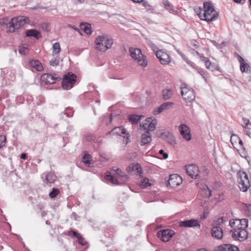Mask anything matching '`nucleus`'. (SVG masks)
I'll return each mask as SVG.
<instances>
[{
  "mask_svg": "<svg viewBox=\"0 0 251 251\" xmlns=\"http://www.w3.org/2000/svg\"><path fill=\"white\" fill-rule=\"evenodd\" d=\"M211 234L213 237L217 239H221L223 236V231L221 227L215 226L211 229Z\"/></svg>",
  "mask_w": 251,
  "mask_h": 251,
  "instance_id": "20",
  "label": "nucleus"
},
{
  "mask_svg": "<svg viewBox=\"0 0 251 251\" xmlns=\"http://www.w3.org/2000/svg\"><path fill=\"white\" fill-rule=\"evenodd\" d=\"M59 193L58 189L53 188L52 191L49 193V197L50 198H55Z\"/></svg>",
  "mask_w": 251,
  "mask_h": 251,
  "instance_id": "39",
  "label": "nucleus"
},
{
  "mask_svg": "<svg viewBox=\"0 0 251 251\" xmlns=\"http://www.w3.org/2000/svg\"><path fill=\"white\" fill-rule=\"evenodd\" d=\"M105 178L107 180H110L113 184L120 185L121 183L119 182L118 179H121L123 181H126L128 179V176L120 169L118 172L113 175H106Z\"/></svg>",
  "mask_w": 251,
  "mask_h": 251,
  "instance_id": "5",
  "label": "nucleus"
},
{
  "mask_svg": "<svg viewBox=\"0 0 251 251\" xmlns=\"http://www.w3.org/2000/svg\"><path fill=\"white\" fill-rule=\"evenodd\" d=\"M203 191L204 193L203 194L204 197L209 198L212 196L211 191L207 186H205V188H203Z\"/></svg>",
  "mask_w": 251,
  "mask_h": 251,
  "instance_id": "41",
  "label": "nucleus"
},
{
  "mask_svg": "<svg viewBox=\"0 0 251 251\" xmlns=\"http://www.w3.org/2000/svg\"><path fill=\"white\" fill-rule=\"evenodd\" d=\"M238 182L240 190L244 192L247 191L250 186L248 175L245 172L238 173Z\"/></svg>",
  "mask_w": 251,
  "mask_h": 251,
  "instance_id": "6",
  "label": "nucleus"
},
{
  "mask_svg": "<svg viewBox=\"0 0 251 251\" xmlns=\"http://www.w3.org/2000/svg\"><path fill=\"white\" fill-rule=\"evenodd\" d=\"M110 133L112 135H118L127 138L130 136L129 134L126 133V130L123 126H119L114 128Z\"/></svg>",
  "mask_w": 251,
  "mask_h": 251,
  "instance_id": "19",
  "label": "nucleus"
},
{
  "mask_svg": "<svg viewBox=\"0 0 251 251\" xmlns=\"http://www.w3.org/2000/svg\"><path fill=\"white\" fill-rule=\"evenodd\" d=\"M8 20L7 18H3L0 19V25H6L7 28V25H9Z\"/></svg>",
  "mask_w": 251,
  "mask_h": 251,
  "instance_id": "44",
  "label": "nucleus"
},
{
  "mask_svg": "<svg viewBox=\"0 0 251 251\" xmlns=\"http://www.w3.org/2000/svg\"><path fill=\"white\" fill-rule=\"evenodd\" d=\"M150 47H151L153 49H156V46L154 44H153L152 43H151L150 44Z\"/></svg>",
  "mask_w": 251,
  "mask_h": 251,
  "instance_id": "59",
  "label": "nucleus"
},
{
  "mask_svg": "<svg viewBox=\"0 0 251 251\" xmlns=\"http://www.w3.org/2000/svg\"><path fill=\"white\" fill-rule=\"evenodd\" d=\"M30 66L38 71H41L43 67L41 63L38 60H32L30 62Z\"/></svg>",
  "mask_w": 251,
  "mask_h": 251,
  "instance_id": "31",
  "label": "nucleus"
},
{
  "mask_svg": "<svg viewBox=\"0 0 251 251\" xmlns=\"http://www.w3.org/2000/svg\"><path fill=\"white\" fill-rule=\"evenodd\" d=\"M238 142L241 148L242 149H244L243 142L240 138H239Z\"/></svg>",
  "mask_w": 251,
  "mask_h": 251,
  "instance_id": "56",
  "label": "nucleus"
},
{
  "mask_svg": "<svg viewBox=\"0 0 251 251\" xmlns=\"http://www.w3.org/2000/svg\"><path fill=\"white\" fill-rule=\"evenodd\" d=\"M25 34L27 37H34L37 39L41 37L40 32L35 29L27 30L26 31Z\"/></svg>",
  "mask_w": 251,
  "mask_h": 251,
  "instance_id": "29",
  "label": "nucleus"
},
{
  "mask_svg": "<svg viewBox=\"0 0 251 251\" xmlns=\"http://www.w3.org/2000/svg\"><path fill=\"white\" fill-rule=\"evenodd\" d=\"M119 169H120L117 168V167H113L112 168V171L114 172H115V173H116L117 172H118Z\"/></svg>",
  "mask_w": 251,
  "mask_h": 251,
  "instance_id": "57",
  "label": "nucleus"
},
{
  "mask_svg": "<svg viewBox=\"0 0 251 251\" xmlns=\"http://www.w3.org/2000/svg\"><path fill=\"white\" fill-rule=\"evenodd\" d=\"M246 229L243 228L239 231L235 230L234 232H231V237L235 240L241 242L245 241L248 237V232Z\"/></svg>",
  "mask_w": 251,
  "mask_h": 251,
  "instance_id": "12",
  "label": "nucleus"
},
{
  "mask_svg": "<svg viewBox=\"0 0 251 251\" xmlns=\"http://www.w3.org/2000/svg\"><path fill=\"white\" fill-rule=\"evenodd\" d=\"M61 51V48L60 44L58 42H55L54 43L52 46V55L55 56V55H58V54Z\"/></svg>",
  "mask_w": 251,
  "mask_h": 251,
  "instance_id": "33",
  "label": "nucleus"
},
{
  "mask_svg": "<svg viewBox=\"0 0 251 251\" xmlns=\"http://www.w3.org/2000/svg\"><path fill=\"white\" fill-rule=\"evenodd\" d=\"M240 137L236 134H233L231 136L230 141L231 144L234 145V143H236L238 141Z\"/></svg>",
  "mask_w": 251,
  "mask_h": 251,
  "instance_id": "42",
  "label": "nucleus"
},
{
  "mask_svg": "<svg viewBox=\"0 0 251 251\" xmlns=\"http://www.w3.org/2000/svg\"><path fill=\"white\" fill-rule=\"evenodd\" d=\"M242 208L245 211L246 213L249 215H251V205L250 204L243 203Z\"/></svg>",
  "mask_w": 251,
  "mask_h": 251,
  "instance_id": "37",
  "label": "nucleus"
},
{
  "mask_svg": "<svg viewBox=\"0 0 251 251\" xmlns=\"http://www.w3.org/2000/svg\"><path fill=\"white\" fill-rule=\"evenodd\" d=\"M182 58H183V59L185 60V61L188 64H190V63H189V61L188 60V59L187 58H186L185 57V56L184 55H181Z\"/></svg>",
  "mask_w": 251,
  "mask_h": 251,
  "instance_id": "58",
  "label": "nucleus"
},
{
  "mask_svg": "<svg viewBox=\"0 0 251 251\" xmlns=\"http://www.w3.org/2000/svg\"><path fill=\"white\" fill-rule=\"evenodd\" d=\"M6 138L3 136H0V148H2L5 144Z\"/></svg>",
  "mask_w": 251,
  "mask_h": 251,
  "instance_id": "45",
  "label": "nucleus"
},
{
  "mask_svg": "<svg viewBox=\"0 0 251 251\" xmlns=\"http://www.w3.org/2000/svg\"><path fill=\"white\" fill-rule=\"evenodd\" d=\"M220 251H239L238 248L230 244H225L219 246Z\"/></svg>",
  "mask_w": 251,
  "mask_h": 251,
  "instance_id": "25",
  "label": "nucleus"
},
{
  "mask_svg": "<svg viewBox=\"0 0 251 251\" xmlns=\"http://www.w3.org/2000/svg\"><path fill=\"white\" fill-rule=\"evenodd\" d=\"M204 13L200 16V19L208 22L216 20L218 17V13L215 10L212 4L209 2L203 3Z\"/></svg>",
  "mask_w": 251,
  "mask_h": 251,
  "instance_id": "2",
  "label": "nucleus"
},
{
  "mask_svg": "<svg viewBox=\"0 0 251 251\" xmlns=\"http://www.w3.org/2000/svg\"><path fill=\"white\" fill-rule=\"evenodd\" d=\"M156 56L162 65H168L172 63V59L170 55L163 50L157 51L156 52Z\"/></svg>",
  "mask_w": 251,
  "mask_h": 251,
  "instance_id": "11",
  "label": "nucleus"
},
{
  "mask_svg": "<svg viewBox=\"0 0 251 251\" xmlns=\"http://www.w3.org/2000/svg\"><path fill=\"white\" fill-rule=\"evenodd\" d=\"M81 29L86 34H90L92 33L91 25L89 24H82L80 25Z\"/></svg>",
  "mask_w": 251,
  "mask_h": 251,
  "instance_id": "35",
  "label": "nucleus"
},
{
  "mask_svg": "<svg viewBox=\"0 0 251 251\" xmlns=\"http://www.w3.org/2000/svg\"><path fill=\"white\" fill-rule=\"evenodd\" d=\"M145 123L143 124L144 125L149 124L147 131L150 132L155 130L157 125V121L155 119H152L151 117L148 118L145 120Z\"/></svg>",
  "mask_w": 251,
  "mask_h": 251,
  "instance_id": "23",
  "label": "nucleus"
},
{
  "mask_svg": "<svg viewBox=\"0 0 251 251\" xmlns=\"http://www.w3.org/2000/svg\"><path fill=\"white\" fill-rule=\"evenodd\" d=\"M181 94L186 102H192L195 99V94L194 90L190 89L186 84L182 85Z\"/></svg>",
  "mask_w": 251,
  "mask_h": 251,
  "instance_id": "9",
  "label": "nucleus"
},
{
  "mask_svg": "<svg viewBox=\"0 0 251 251\" xmlns=\"http://www.w3.org/2000/svg\"><path fill=\"white\" fill-rule=\"evenodd\" d=\"M133 2L136 3H141L143 0H132Z\"/></svg>",
  "mask_w": 251,
  "mask_h": 251,
  "instance_id": "60",
  "label": "nucleus"
},
{
  "mask_svg": "<svg viewBox=\"0 0 251 251\" xmlns=\"http://www.w3.org/2000/svg\"><path fill=\"white\" fill-rule=\"evenodd\" d=\"M197 54L199 55L202 61L204 62L205 66L208 69L212 71L217 70V66L212 64L208 58L204 57L203 55L200 54L198 52H197Z\"/></svg>",
  "mask_w": 251,
  "mask_h": 251,
  "instance_id": "22",
  "label": "nucleus"
},
{
  "mask_svg": "<svg viewBox=\"0 0 251 251\" xmlns=\"http://www.w3.org/2000/svg\"><path fill=\"white\" fill-rule=\"evenodd\" d=\"M160 137L172 146L176 144L175 137L168 131H164L160 134Z\"/></svg>",
  "mask_w": 251,
  "mask_h": 251,
  "instance_id": "18",
  "label": "nucleus"
},
{
  "mask_svg": "<svg viewBox=\"0 0 251 251\" xmlns=\"http://www.w3.org/2000/svg\"><path fill=\"white\" fill-rule=\"evenodd\" d=\"M242 120L244 122V124L242 125V126L243 127V128L248 127L247 126L250 124L249 120L245 118H243Z\"/></svg>",
  "mask_w": 251,
  "mask_h": 251,
  "instance_id": "46",
  "label": "nucleus"
},
{
  "mask_svg": "<svg viewBox=\"0 0 251 251\" xmlns=\"http://www.w3.org/2000/svg\"><path fill=\"white\" fill-rule=\"evenodd\" d=\"M186 173L192 178H197L199 176V169L196 164H189L185 167Z\"/></svg>",
  "mask_w": 251,
  "mask_h": 251,
  "instance_id": "13",
  "label": "nucleus"
},
{
  "mask_svg": "<svg viewBox=\"0 0 251 251\" xmlns=\"http://www.w3.org/2000/svg\"><path fill=\"white\" fill-rule=\"evenodd\" d=\"M96 48L101 51H105L112 47V39L107 35H99L95 40Z\"/></svg>",
  "mask_w": 251,
  "mask_h": 251,
  "instance_id": "1",
  "label": "nucleus"
},
{
  "mask_svg": "<svg viewBox=\"0 0 251 251\" xmlns=\"http://www.w3.org/2000/svg\"><path fill=\"white\" fill-rule=\"evenodd\" d=\"M179 130L181 136L187 141L191 139L190 129L189 127L186 124H181L179 126Z\"/></svg>",
  "mask_w": 251,
  "mask_h": 251,
  "instance_id": "16",
  "label": "nucleus"
},
{
  "mask_svg": "<svg viewBox=\"0 0 251 251\" xmlns=\"http://www.w3.org/2000/svg\"><path fill=\"white\" fill-rule=\"evenodd\" d=\"M68 235L71 236L73 235L74 237H75L78 239V243L82 246H84L86 244V242L85 239L82 237L80 234L79 233L71 230L68 232Z\"/></svg>",
  "mask_w": 251,
  "mask_h": 251,
  "instance_id": "26",
  "label": "nucleus"
},
{
  "mask_svg": "<svg viewBox=\"0 0 251 251\" xmlns=\"http://www.w3.org/2000/svg\"><path fill=\"white\" fill-rule=\"evenodd\" d=\"M86 140L88 141H91L92 140H94L95 138V136L91 134H88L86 135L85 136Z\"/></svg>",
  "mask_w": 251,
  "mask_h": 251,
  "instance_id": "49",
  "label": "nucleus"
},
{
  "mask_svg": "<svg viewBox=\"0 0 251 251\" xmlns=\"http://www.w3.org/2000/svg\"><path fill=\"white\" fill-rule=\"evenodd\" d=\"M180 227H200L201 225L198 220L196 219L187 220L183 221H180L178 223Z\"/></svg>",
  "mask_w": 251,
  "mask_h": 251,
  "instance_id": "14",
  "label": "nucleus"
},
{
  "mask_svg": "<svg viewBox=\"0 0 251 251\" xmlns=\"http://www.w3.org/2000/svg\"><path fill=\"white\" fill-rule=\"evenodd\" d=\"M173 103L171 102H166L161 104L159 107L155 108L153 113L154 115H158L163 111L168 109L169 107L172 106Z\"/></svg>",
  "mask_w": 251,
  "mask_h": 251,
  "instance_id": "21",
  "label": "nucleus"
},
{
  "mask_svg": "<svg viewBox=\"0 0 251 251\" xmlns=\"http://www.w3.org/2000/svg\"><path fill=\"white\" fill-rule=\"evenodd\" d=\"M244 130L246 134L250 138H251V131H250V128L248 127H246L244 128Z\"/></svg>",
  "mask_w": 251,
  "mask_h": 251,
  "instance_id": "51",
  "label": "nucleus"
},
{
  "mask_svg": "<svg viewBox=\"0 0 251 251\" xmlns=\"http://www.w3.org/2000/svg\"><path fill=\"white\" fill-rule=\"evenodd\" d=\"M27 158V155L25 153H23L21 155V158L22 159H26Z\"/></svg>",
  "mask_w": 251,
  "mask_h": 251,
  "instance_id": "55",
  "label": "nucleus"
},
{
  "mask_svg": "<svg viewBox=\"0 0 251 251\" xmlns=\"http://www.w3.org/2000/svg\"><path fill=\"white\" fill-rule=\"evenodd\" d=\"M41 79L43 82H44L47 84H54L57 81L61 80V78L58 74L50 73H46L43 74Z\"/></svg>",
  "mask_w": 251,
  "mask_h": 251,
  "instance_id": "10",
  "label": "nucleus"
},
{
  "mask_svg": "<svg viewBox=\"0 0 251 251\" xmlns=\"http://www.w3.org/2000/svg\"><path fill=\"white\" fill-rule=\"evenodd\" d=\"M198 72L199 74H200L201 75L202 78L204 79L205 81L206 82H207V75L204 73V71L201 70H198Z\"/></svg>",
  "mask_w": 251,
  "mask_h": 251,
  "instance_id": "47",
  "label": "nucleus"
},
{
  "mask_svg": "<svg viewBox=\"0 0 251 251\" xmlns=\"http://www.w3.org/2000/svg\"><path fill=\"white\" fill-rule=\"evenodd\" d=\"M159 153L160 154L163 155V158L165 159H167L168 157V154L166 152H164L163 150H160L159 151Z\"/></svg>",
  "mask_w": 251,
  "mask_h": 251,
  "instance_id": "52",
  "label": "nucleus"
},
{
  "mask_svg": "<svg viewBox=\"0 0 251 251\" xmlns=\"http://www.w3.org/2000/svg\"><path fill=\"white\" fill-rule=\"evenodd\" d=\"M229 225L232 228L230 232L231 233L234 232L235 230L239 231L241 229L246 228L248 226V220L247 219L230 220Z\"/></svg>",
  "mask_w": 251,
  "mask_h": 251,
  "instance_id": "7",
  "label": "nucleus"
},
{
  "mask_svg": "<svg viewBox=\"0 0 251 251\" xmlns=\"http://www.w3.org/2000/svg\"><path fill=\"white\" fill-rule=\"evenodd\" d=\"M151 141V135L148 131H146L142 134L141 140L140 142L141 146H144L150 143Z\"/></svg>",
  "mask_w": 251,
  "mask_h": 251,
  "instance_id": "24",
  "label": "nucleus"
},
{
  "mask_svg": "<svg viewBox=\"0 0 251 251\" xmlns=\"http://www.w3.org/2000/svg\"><path fill=\"white\" fill-rule=\"evenodd\" d=\"M249 67V64L247 63L240 64V70L242 73L248 72Z\"/></svg>",
  "mask_w": 251,
  "mask_h": 251,
  "instance_id": "40",
  "label": "nucleus"
},
{
  "mask_svg": "<svg viewBox=\"0 0 251 251\" xmlns=\"http://www.w3.org/2000/svg\"><path fill=\"white\" fill-rule=\"evenodd\" d=\"M139 185L142 188H145L148 186L151 185V184L149 182L148 178L145 177L139 183Z\"/></svg>",
  "mask_w": 251,
  "mask_h": 251,
  "instance_id": "36",
  "label": "nucleus"
},
{
  "mask_svg": "<svg viewBox=\"0 0 251 251\" xmlns=\"http://www.w3.org/2000/svg\"><path fill=\"white\" fill-rule=\"evenodd\" d=\"M163 3L165 8L169 7L170 4H171L168 0H163Z\"/></svg>",
  "mask_w": 251,
  "mask_h": 251,
  "instance_id": "53",
  "label": "nucleus"
},
{
  "mask_svg": "<svg viewBox=\"0 0 251 251\" xmlns=\"http://www.w3.org/2000/svg\"><path fill=\"white\" fill-rule=\"evenodd\" d=\"M76 75L71 73H69L64 75L62 80V87L64 89H71L76 82Z\"/></svg>",
  "mask_w": 251,
  "mask_h": 251,
  "instance_id": "8",
  "label": "nucleus"
},
{
  "mask_svg": "<svg viewBox=\"0 0 251 251\" xmlns=\"http://www.w3.org/2000/svg\"><path fill=\"white\" fill-rule=\"evenodd\" d=\"M162 96L164 100L170 99L174 94L173 90L172 89H165L162 91Z\"/></svg>",
  "mask_w": 251,
  "mask_h": 251,
  "instance_id": "30",
  "label": "nucleus"
},
{
  "mask_svg": "<svg viewBox=\"0 0 251 251\" xmlns=\"http://www.w3.org/2000/svg\"><path fill=\"white\" fill-rule=\"evenodd\" d=\"M238 60L239 61L240 64L246 63L245 60L239 55H238Z\"/></svg>",
  "mask_w": 251,
  "mask_h": 251,
  "instance_id": "54",
  "label": "nucleus"
},
{
  "mask_svg": "<svg viewBox=\"0 0 251 251\" xmlns=\"http://www.w3.org/2000/svg\"><path fill=\"white\" fill-rule=\"evenodd\" d=\"M112 115H110V122H112Z\"/></svg>",
  "mask_w": 251,
  "mask_h": 251,
  "instance_id": "64",
  "label": "nucleus"
},
{
  "mask_svg": "<svg viewBox=\"0 0 251 251\" xmlns=\"http://www.w3.org/2000/svg\"><path fill=\"white\" fill-rule=\"evenodd\" d=\"M28 22L29 19L27 17L18 16L13 18L7 25V30L10 32H14L16 30L24 26L25 24H27Z\"/></svg>",
  "mask_w": 251,
  "mask_h": 251,
  "instance_id": "3",
  "label": "nucleus"
},
{
  "mask_svg": "<svg viewBox=\"0 0 251 251\" xmlns=\"http://www.w3.org/2000/svg\"><path fill=\"white\" fill-rule=\"evenodd\" d=\"M28 51V49L26 47H25V46L21 47L19 50V53L21 54H23V55H25L26 53H27Z\"/></svg>",
  "mask_w": 251,
  "mask_h": 251,
  "instance_id": "43",
  "label": "nucleus"
},
{
  "mask_svg": "<svg viewBox=\"0 0 251 251\" xmlns=\"http://www.w3.org/2000/svg\"><path fill=\"white\" fill-rule=\"evenodd\" d=\"M77 1L78 3H84V2L85 0H77Z\"/></svg>",
  "mask_w": 251,
  "mask_h": 251,
  "instance_id": "62",
  "label": "nucleus"
},
{
  "mask_svg": "<svg viewBox=\"0 0 251 251\" xmlns=\"http://www.w3.org/2000/svg\"><path fill=\"white\" fill-rule=\"evenodd\" d=\"M174 231L170 229L160 230L158 232V237L161 241L166 242L169 241L173 236Z\"/></svg>",
  "mask_w": 251,
  "mask_h": 251,
  "instance_id": "17",
  "label": "nucleus"
},
{
  "mask_svg": "<svg viewBox=\"0 0 251 251\" xmlns=\"http://www.w3.org/2000/svg\"><path fill=\"white\" fill-rule=\"evenodd\" d=\"M129 52L131 57L137 61L139 65L143 67H145L147 66L148 60L146 57L142 54L140 49L130 48Z\"/></svg>",
  "mask_w": 251,
  "mask_h": 251,
  "instance_id": "4",
  "label": "nucleus"
},
{
  "mask_svg": "<svg viewBox=\"0 0 251 251\" xmlns=\"http://www.w3.org/2000/svg\"><path fill=\"white\" fill-rule=\"evenodd\" d=\"M167 10H168L170 13H175L176 12V10L175 9L174 6L171 4L169 7H167L165 8Z\"/></svg>",
  "mask_w": 251,
  "mask_h": 251,
  "instance_id": "48",
  "label": "nucleus"
},
{
  "mask_svg": "<svg viewBox=\"0 0 251 251\" xmlns=\"http://www.w3.org/2000/svg\"><path fill=\"white\" fill-rule=\"evenodd\" d=\"M223 220L222 218H219V219H218L217 222L219 223H223Z\"/></svg>",
  "mask_w": 251,
  "mask_h": 251,
  "instance_id": "61",
  "label": "nucleus"
},
{
  "mask_svg": "<svg viewBox=\"0 0 251 251\" xmlns=\"http://www.w3.org/2000/svg\"><path fill=\"white\" fill-rule=\"evenodd\" d=\"M236 3H240L242 0H233Z\"/></svg>",
  "mask_w": 251,
  "mask_h": 251,
  "instance_id": "63",
  "label": "nucleus"
},
{
  "mask_svg": "<svg viewBox=\"0 0 251 251\" xmlns=\"http://www.w3.org/2000/svg\"><path fill=\"white\" fill-rule=\"evenodd\" d=\"M59 63V58L58 55H55L53 56V58L51 59L50 61V64L52 66H56L58 65Z\"/></svg>",
  "mask_w": 251,
  "mask_h": 251,
  "instance_id": "38",
  "label": "nucleus"
},
{
  "mask_svg": "<svg viewBox=\"0 0 251 251\" xmlns=\"http://www.w3.org/2000/svg\"><path fill=\"white\" fill-rule=\"evenodd\" d=\"M56 178V177L54 174L50 173L46 175L45 182L47 184L54 183Z\"/></svg>",
  "mask_w": 251,
  "mask_h": 251,
  "instance_id": "32",
  "label": "nucleus"
},
{
  "mask_svg": "<svg viewBox=\"0 0 251 251\" xmlns=\"http://www.w3.org/2000/svg\"><path fill=\"white\" fill-rule=\"evenodd\" d=\"M195 11L196 13L197 14V15L199 16L200 18V16H202V15H201V13L202 11L201 8V7L196 8L195 9Z\"/></svg>",
  "mask_w": 251,
  "mask_h": 251,
  "instance_id": "50",
  "label": "nucleus"
},
{
  "mask_svg": "<svg viewBox=\"0 0 251 251\" xmlns=\"http://www.w3.org/2000/svg\"><path fill=\"white\" fill-rule=\"evenodd\" d=\"M182 182L181 177L177 174L170 175L168 181V185L172 188L176 187Z\"/></svg>",
  "mask_w": 251,
  "mask_h": 251,
  "instance_id": "15",
  "label": "nucleus"
},
{
  "mask_svg": "<svg viewBox=\"0 0 251 251\" xmlns=\"http://www.w3.org/2000/svg\"><path fill=\"white\" fill-rule=\"evenodd\" d=\"M142 117L143 116L142 115H131L128 117V119L132 124H137Z\"/></svg>",
  "mask_w": 251,
  "mask_h": 251,
  "instance_id": "34",
  "label": "nucleus"
},
{
  "mask_svg": "<svg viewBox=\"0 0 251 251\" xmlns=\"http://www.w3.org/2000/svg\"><path fill=\"white\" fill-rule=\"evenodd\" d=\"M82 162L87 167H93V162L92 160V156L88 153H85L83 156Z\"/></svg>",
  "mask_w": 251,
  "mask_h": 251,
  "instance_id": "28",
  "label": "nucleus"
},
{
  "mask_svg": "<svg viewBox=\"0 0 251 251\" xmlns=\"http://www.w3.org/2000/svg\"><path fill=\"white\" fill-rule=\"evenodd\" d=\"M134 171H136L140 176L142 174V169L139 163L131 164L127 168V171L129 172H132Z\"/></svg>",
  "mask_w": 251,
  "mask_h": 251,
  "instance_id": "27",
  "label": "nucleus"
}]
</instances>
